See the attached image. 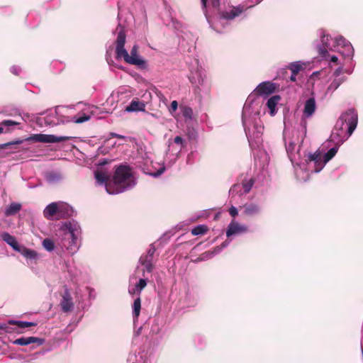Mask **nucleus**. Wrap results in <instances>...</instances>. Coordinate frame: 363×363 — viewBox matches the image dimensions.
Masks as SVG:
<instances>
[{"instance_id": "nucleus-1", "label": "nucleus", "mask_w": 363, "mask_h": 363, "mask_svg": "<svg viewBox=\"0 0 363 363\" xmlns=\"http://www.w3.org/2000/svg\"><path fill=\"white\" fill-rule=\"evenodd\" d=\"M358 121L357 113L349 109L342 114L336 123L329 140L313 154H301V157L292 163L295 175L300 182L309 179L311 173L320 172L327 162L337 153L339 147L352 134Z\"/></svg>"}, {"instance_id": "nucleus-2", "label": "nucleus", "mask_w": 363, "mask_h": 363, "mask_svg": "<svg viewBox=\"0 0 363 363\" xmlns=\"http://www.w3.org/2000/svg\"><path fill=\"white\" fill-rule=\"evenodd\" d=\"M277 88V84L265 81L261 82L247 98L242 113V123L249 145L255 160H259L260 166L264 167L269 157L263 145L264 126L260 116L264 114V103L262 97H267Z\"/></svg>"}, {"instance_id": "nucleus-3", "label": "nucleus", "mask_w": 363, "mask_h": 363, "mask_svg": "<svg viewBox=\"0 0 363 363\" xmlns=\"http://www.w3.org/2000/svg\"><path fill=\"white\" fill-rule=\"evenodd\" d=\"M56 240L46 238L42 240L43 249L49 253H55L62 257L67 255H74L82 245V228L79 222L69 220L60 222L58 225Z\"/></svg>"}, {"instance_id": "nucleus-4", "label": "nucleus", "mask_w": 363, "mask_h": 363, "mask_svg": "<svg viewBox=\"0 0 363 363\" xmlns=\"http://www.w3.org/2000/svg\"><path fill=\"white\" fill-rule=\"evenodd\" d=\"M316 110L315 99H308L303 108V116L299 123L294 125L293 130L285 128L284 130V140L286 150L291 163L296 162L302 155L301 153V145L302 144L307 133V118H311Z\"/></svg>"}, {"instance_id": "nucleus-5", "label": "nucleus", "mask_w": 363, "mask_h": 363, "mask_svg": "<svg viewBox=\"0 0 363 363\" xmlns=\"http://www.w3.org/2000/svg\"><path fill=\"white\" fill-rule=\"evenodd\" d=\"M136 184V179L131 168L127 165H120L115 171L113 184L106 185L108 194H117L133 188Z\"/></svg>"}, {"instance_id": "nucleus-6", "label": "nucleus", "mask_w": 363, "mask_h": 363, "mask_svg": "<svg viewBox=\"0 0 363 363\" xmlns=\"http://www.w3.org/2000/svg\"><path fill=\"white\" fill-rule=\"evenodd\" d=\"M118 33L116 41V55L118 60L123 59L126 63L136 65L140 68H145V60L138 55V47L135 45L130 50V54L125 48V34L123 28L118 25L116 29Z\"/></svg>"}, {"instance_id": "nucleus-7", "label": "nucleus", "mask_w": 363, "mask_h": 363, "mask_svg": "<svg viewBox=\"0 0 363 363\" xmlns=\"http://www.w3.org/2000/svg\"><path fill=\"white\" fill-rule=\"evenodd\" d=\"M262 0H249L246 4H240L238 6H233L229 10L222 11L219 16L216 17V23H213L212 28L218 33H222L230 21L240 15L248 9L252 8L259 4Z\"/></svg>"}, {"instance_id": "nucleus-8", "label": "nucleus", "mask_w": 363, "mask_h": 363, "mask_svg": "<svg viewBox=\"0 0 363 363\" xmlns=\"http://www.w3.org/2000/svg\"><path fill=\"white\" fill-rule=\"evenodd\" d=\"M317 35L320 38V41L315 43L318 53L323 60H328L329 52H335L340 46L339 36L333 38L322 28L318 30Z\"/></svg>"}, {"instance_id": "nucleus-9", "label": "nucleus", "mask_w": 363, "mask_h": 363, "mask_svg": "<svg viewBox=\"0 0 363 363\" xmlns=\"http://www.w3.org/2000/svg\"><path fill=\"white\" fill-rule=\"evenodd\" d=\"M189 79L191 83L199 90L209 89L207 82L206 72L200 65L198 60L195 59L191 64L189 68Z\"/></svg>"}, {"instance_id": "nucleus-10", "label": "nucleus", "mask_w": 363, "mask_h": 363, "mask_svg": "<svg viewBox=\"0 0 363 363\" xmlns=\"http://www.w3.org/2000/svg\"><path fill=\"white\" fill-rule=\"evenodd\" d=\"M71 138L67 136H56L54 135L47 134H33L24 139H17L11 142L6 143L5 146H11L13 145H20L24 142L33 143H55L69 140Z\"/></svg>"}, {"instance_id": "nucleus-11", "label": "nucleus", "mask_w": 363, "mask_h": 363, "mask_svg": "<svg viewBox=\"0 0 363 363\" xmlns=\"http://www.w3.org/2000/svg\"><path fill=\"white\" fill-rule=\"evenodd\" d=\"M168 150L167 152L165 161L168 162L169 166L172 165L179 157L182 150L186 147V140L177 135L173 139H169L167 141Z\"/></svg>"}, {"instance_id": "nucleus-12", "label": "nucleus", "mask_w": 363, "mask_h": 363, "mask_svg": "<svg viewBox=\"0 0 363 363\" xmlns=\"http://www.w3.org/2000/svg\"><path fill=\"white\" fill-rule=\"evenodd\" d=\"M90 118L91 116L86 113H79L78 116H75L71 119L65 118L60 116L58 108H56L54 112L50 113L45 118V121L48 125L55 126L69 121H72L75 123H82L88 121Z\"/></svg>"}, {"instance_id": "nucleus-13", "label": "nucleus", "mask_w": 363, "mask_h": 363, "mask_svg": "<svg viewBox=\"0 0 363 363\" xmlns=\"http://www.w3.org/2000/svg\"><path fill=\"white\" fill-rule=\"evenodd\" d=\"M202 7L206 18L212 28L216 23V17L220 16V0H201Z\"/></svg>"}, {"instance_id": "nucleus-14", "label": "nucleus", "mask_w": 363, "mask_h": 363, "mask_svg": "<svg viewBox=\"0 0 363 363\" xmlns=\"http://www.w3.org/2000/svg\"><path fill=\"white\" fill-rule=\"evenodd\" d=\"M248 228L247 225L240 224L238 221L233 220L228 225L226 230V240H232L234 236L240 235L247 233Z\"/></svg>"}, {"instance_id": "nucleus-15", "label": "nucleus", "mask_w": 363, "mask_h": 363, "mask_svg": "<svg viewBox=\"0 0 363 363\" xmlns=\"http://www.w3.org/2000/svg\"><path fill=\"white\" fill-rule=\"evenodd\" d=\"M339 40L340 46L336 51H338L345 58H352L354 55V48L352 44L342 35H339Z\"/></svg>"}, {"instance_id": "nucleus-16", "label": "nucleus", "mask_w": 363, "mask_h": 363, "mask_svg": "<svg viewBox=\"0 0 363 363\" xmlns=\"http://www.w3.org/2000/svg\"><path fill=\"white\" fill-rule=\"evenodd\" d=\"M60 305L64 313L70 312L74 308L72 297L69 290L67 289L64 291L63 294L62 295V299Z\"/></svg>"}, {"instance_id": "nucleus-17", "label": "nucleus", "mask_w": 363, "mask_h": 363, "mask_svg": "<svg viewBox=\"0 0 363 363\" xmlns=\"http://www.w3.org/2000/svg\"><path fill=\"white\" fill-rule=\"evenodd\" d=\"M128 363H152L151 359L145 351L130 353L127 359Z\"/></svg>"}, {"instance_id": "nucleus-18", "label": "nucleus", "mask_w": 363, "mask_h": 363, "mask_svg": "<svg viewBox=\"0 0 363 363\" xmlns=\"http://www.w3.org/2000/svg\"><path fill=\"white\" fill-rule=\"evenodd\" d=\"M45 342L43 338L37 337H22L13 340V344L21 346L28 345L30 344L36 343L38 345H42Z\"/></svg>"}, {"instance_id": "nucleus-19", "label": "nucleus", "mask_w": 363, "mask_h": 363, "mask_svg": "<svg viewBox=\"0 0 363 363\" xmlns=\"http://www.w3.org/2000/svg\"><path fill=\"white\" fill-rule=\"evenodd\" d=\"M45 181L50 184H56L63 179L62 173L59 171L51 170L44 174Z\"/></svg>"}, {"instance_id": "nucleus-20", "label": "nucleus", "mask_w": 363, "mask_h": 363, "mask_svg": "<svg viewBox=\"0 0 363 363\" xmlns=\"http://www.w3.org/2000/svg\"><path fill=\"white\" fill-rule=\"evenodd\" d=\"M281 100V97L279 95H274L267 99L265 106L269 110L270 116H274L277 112V104Z\"/></svg>"}, {"instance_id": "nucleus-21", "label": "nucleus", "mask_w": 363, "mask_h": 363, "mask_svg": "<svg viewBox=\"0 0 363 363\" xmlns=\"http://www.w3.org/2000/svg\"><path fill=\"white\" fill-rule=\"evenodd\" d=\"M94 178L99 185L104 186L106 189L107 184H113V179L111 181H108V174L99 169L94 172Z\"/></svg>"}, {"instance_id": "nucleus-22", "label": "nucleus", "mask_w": 363, "mask_h": 363, "mask_svg": "<svg viewBox=\"0 0 363 363\" xmlns=\"http://www.w3.org/2000/svg\"><path fill=\"white\" fill-rule=\"evenodd\" d=\"M17 252H20L28 259L37 260L40 257V254L37 251L25 246H21Z\"/></svg>"}, {"instance_id": "nucleus-23", "label": "nucleus", "mask_w": 363, "mask_h": 363, "mask_svg": "<svg viewBox=\"0 0 363 363\" xmlns=\"http://www.w3.org/2000/svg\"><path fill=\"white\" fill-rule=\"evenodd\" d=\"M346 80H347L346 77H334V79L330 82V84L328 85V86L325 91V95H328L329 94H333Z\"/></svg>"}, {"instance_id": "nucleus-24", "label": "nucleus", "mask_w": 363, "mask_h": 363, "mask_svg": "<svg viewBox=\"0 0 363 363\" xmlns=\"http://www.w3.org/2000/svg\"><path fill=\"white\" fill-rule=\"evenodd\" d=\"M145 110V104L143 101H140L138 100H133L130 104L127 106L125 108L126 112H137V111H144Z\"/></svg>"}, {"instance_id": "nucleus-25", "label": "nucleus", "mask_w": 363, "mask_h": 363, "mask_svg": "<svg viewBox=\"0 0 363 363\" xmlns=\"http://www.w3.org/2000/svg\"><path fill=\"white\" fill-rule=\"evenodd\" d=\"M65 270L69 274L73 281H77L79 276L81 275V271L76 266L71 264L69 262H65Z\"/></svg>"}, {"instance_id": "nucleus-26", "label": "nucleus", "mask_w": 363, "mask_h": 363, "mask_svg": "<svg viewBox=\"0 0 363 363\" xmlns=\"http://www.w3.org/2000/svg\"><path fill=\"white\" fill-rule=\"evenodd\" d=\"M0 236L4 242L13 248V250L16 252L18 250L21 246L18 245L15 237L6 232L2 233Z\"/></svg>"}, {"instance_id": "nucleus-27", "label": "nucleus", "mask_w": 363, "mask_h": 363, "mask_svg": "<svg viewBox=\"0 0 363 363\" xmlns=\"http://www.w3.org/2000/svg\"><path fill=\"white\" fill-rule=\"evenodd\" d=\"M155 251V247L152 244L150 245L146 253L140 256L138 262L153 264L154 255Z\"/></svg>"}, {"instance_id": "nucleus-28", "label": "nucleus", "mask_w": 363, "mask_h": 363, "mask_svg": "<svg viewBox=\"0 0 363 363\" xmlns=\"http://www.w3.org/2000/svg\"><path fill=\"white\" fill-rule=\"evenodd\" d=\"M244 213L247 216H255L261 213V207L256 203H247L244 206Z\"/></svg>"}, {"instance_id": "nucleus-29", "label": "nucleus", "mask_w": 363, "mask_h": 363, "mask_svg": "<svg viewBox=\"0 0 363 363\" xmlns=\"http://www.w3.org/2000/svg\"><path fill=\"white\" fill-rule=\"evenodd\" d=\"M73 208L67 203L58 202V214L62 217H69L73 214Z\"/></svg>"}, {"instance_id": "nucleus-30", "label": "nucleus", "mask_w": 363, "mask_h": 363, "mask_svg": "<svg viewBox=\"0 0 363 363\" xmlns=\"http://www.w3.org/2000/svg\"><path fill=\"white\" fill-rule=\"evenodd\" d=\"M58 214V202H52L48 205L43 211L44 216L50 219L56 214Z\"/></svg>"}, {"instance_id": "nucleus-31", "label": "nucleus", "mask_w": 363, "mask_h": 363, "mask_svg": "<svg viewBox=\"0 0 363 363\" xmlns=\"http://www.w3.org/2000/svg\"><path fill=\"white\" fill-rule=\"evenodd\" d=\"M147 283V279L145 277L140 278L139 281L133 288L129 289V293L132 294H140L141 291L146 287Z\"/></svg>"}, {"instance_id": "nucleus-32", "label": "nucleus", "mask_w": 363, "mask_h": 363, "mask_svg": "<svg viewBox=\"0 0 363 363\" xmlns=\"http://www.w3.org/2000/svg\"><path fill=\"white\" fill-rule=\"evenodd\" d=\"M154 269V264L147 262H139L137 266V271L138 273L141 272L142 276L145 277V273L151 274Z\"/></svg>"}, {"instance_id": "nucleus-33", "label": "nucleus", "mask_w": 363, "mask_h": 363, "mask_svg": "<svg viewBox=\"0 0 363 363\" xmlns=\"http://www.w3.org/2000/svg\"><path fill=\"white\" fill-rule=\"evenodd\" d=\"M21 208V205L18 203H11L6 209L5 215L6 216H13Z\"/></svg>"}, {"instance_id": "nucleus-34", "label": "nucleus", "mask_w": 363, "mask_h": 363, "mask_svg": "<svg viewBox=\"0 0 363 363\" xmlns=\"http://www.w3.org/2000/svg\"><path fill=\"white\" fill-rule=\"evenodd\" d=\"M179 109L186 121H191L193 119L194 114L191 108L187 106H180Z\"/></svg>"}, {"instance_id": "nucleus-35", "label": "nucleus", "mask_w": 363, "mask_h": 363, "mask_svg": "<svg viewBox=\"0 0 363 363\" xmlns=\"http://www.w3.org/2000/svg\"><path fill=\"white\" fill-rule=\"evenodd\" d=\"M141 308V300L140 297H138L134 300L133 304V316L134 322L138 318Z\"/></svg>"}, {"instance_id": "nucleus-36", "label": "nucleus", "mask_w": 363, "mask_h": 363, "mask_svg": "<svg viewBox=\"0 0 363 363\" xmlns=\"http://www.w3.org/2000/svg\"><path fill=\"white\" fill-rule=\"evenodd\" d=\"M303 65L304 64L300 61L294 62H291L288 66V68L291 71V73L298 74L303 68Z\"/></svg>"}, {"instance_id": "nucleus-37", "label": "nucleus", "mask_w": 363, "mask_h": 363, "mask_svg": "<svg viewBox=\"0 0 363 363\" xmlns=\"http://www.w3.org/2000/svg\"><path fill=\"white\" fill-rule=\"evenodd\" d=\"M0 134H1L4 132V128L2 126L8 128V131L10 130L9 128L11 126H15L19 125V123L16 122L12 120H4L0 124Z\"/></svg>"}, {"instance_id": "nucleus-38", "label": "nucleus", "mask_w": 363, "mask_h": 363, "mask_svg": "<svg viewBox=\"0 0 363 363\" xmlns=\"http://www.w3.org/2000/svg\"><path fill=\"white\" fill-rule=\"evenodd\" d=\"M10 323H14L19 328H26L30 326H35L36 324L33 322L21 321V320H10Z\"/></svg>"}, {"instance_id": "nucleus-39", "label": "nucleus", "mask_w": 363, "mask_h": 363, "mask_svg": "<svg viewBox=\"0 0 363 363\" xmlns=\"http://www.w3.org/2000/svg\"><path fill=\"white\" fill-rule=\"evenodd\" d=\"M14 323H10V320L6 323L0 324L1 332H2V335L4 333H11L14 331V328L12 327Z\"/></svg>"}, {"instance_id": "nucleus-40", "label": "nucleus", "mask_w": 363, "mask_h": 363, "mask_svg": "<svg viewBox=\"0 0 363 363\" xmlns=\"http://www.w3.org/2000/svg\"><path fill=\"white\" fill-rule=\"evenodd\" d=\"M207 231V228L203 225H199L192 229L191 233L194 235H203Z\"/></svg>"}, {"instance_id": "nucleus-41", "label": "nucleus", "mask_w": 363, "mask_h": 363, "mask_svg": "<svg viewBox=\"0 0 363 363\" xmlns=\"http://www.w3.org/2000/svg\"><path fill=\"white\" fill-rule=\"evenodd\" d=\"M230 243V240L224 241L220 246H217V247H214L213 251L211 252V255L213 256V255L220 253L221 252V250L225 248Z\"/></svg>"}, {"instance_id": "nucleus-42", "label": "nucleus", "mask_w": 363, "mask_h": 363, "mask_svg": "<svg viewBox=\"0 0 363 363\" xmlns=\"http://www.w3.org/2000/svg\"><path fill=\"white\" fill-rule=\"evenodd\" d=\"M166 169V167L164 164H161L160 168L156 172H150L148 174L152 177L157 178L162 174Z\"/></svg>"}, {"instance_id": "nucleus-43", "label": "nucleus", "mask_w": 363, "mask_h": 363, "mask_svg": "<svg viewBox=\"0 0 363 363\" xmlns=\"http://www.w3.org/2000/svg\"><path fill=\"white\" fill-rule=\"evenodd\" d=\"M252 186H253V181L252 179L245 183H243L242 184V186L243 188L244 193H245V194L248 193L251 190Z\"/></svg>"}, {"instance_id": "nucleus-44", "label": "nucleus", "mask_w": 363, "mask_h": 363, "mask_svg": "<svg viewBox=\"0 0 363 363\" xmlns=\"http://www.w3.org/2000/svg\"><path fill=\"white\" fill-rule=\"evenodd\" d=\"M342 72H343V67H337V68L334 71V72H333V76L334 77H343V76L342 75Z\"/></svg>"}, {"instance_id": "nucleus-45", "label": "nucleus", "mask_w": 363, "mask_h": 363, "mask_svg": "<svg viewBox=\"0 0 363 363\" xmlns=\"http://www.w3.org/2000/svg\"><path fill=\"white\" fill-rule=\"evenodd\" d=\"M178 108V103L177 101H173L171 103L170 108H169V112L172 115H173V113H174Z\"/></svg>"}, {"instance_id": "nucleus-46", "label": "nucleus", "mask_w": 363, "mask_h": 363, "mask_svg": "<svg viewBox=\"0 0 363 363\" xmlns=\"http://www.w3.org/2000/svg\"><path fill=\"white\" fill-rule=\"evenodd\" d=\"M229 214L232 216V217H235L236 216H238V211L236 207L235 206H231L230 208H229Z\"/></svg>"}, {"instance_id": "nucleus-47", "label": "nucleus", "mask_w": 363, "mask_h": 363, "mask_svg": "<svg viewBox=\"0 0 363 363\" xmlns=\"http://www.w3.org/2000/svg\"><path fill=\"white\" fill-rule=\"evenodd\" d=\"M11 72L15 75H18L21 72V68L18 66H12L11 67Z\"/></svg>"}, {"instance_id": "nucleus-48", "label": "nucleus", "mask_w": 363, "mask_h": 363, "mask_svg": "<svg viewBox=\"0 0 363 363\" xmlns=\"http://www.w3.org/2000/svg\"><path fill=\"white\" fill-rule=\"evenodd\" d=\"M329 62H333L335 64L337 63V61H338V57L336 56V55H332L328 58V60Z\"/></svg>"}, {"instance_id": "nucleus-49", "label": "nucleus", "mask_w": 363, "mask_h": 363, "mask_svg": "<svg viewBox=\"0 0 363 363\" xmlns=\"http://www.w3.org/2000/svg\"><path fill=\"white\" fill-rule=\"evenodd\" d=\"M240 189V184H235V185H233L230 189V194H233V192L235 191H239Z\"/></svg>"}, {"instance_id": "nucleus-50", "label": "nucleus", "mask_w": 363, "mask_h": 363, "mask_svg": "<svg viewBox=\"0 0 363 363\" xmlns=\"http://www.w3.org/2000/svg\"><path fill=\"white\" fill-rule=\"evenodd\" d=\"M111 135L112 137L118 138H120V139H124L125 138L123 135H119V134H117V133H111Z\"/></svg>"}, {"instance_id": "nucleus-51", "label": "nucleus", "mask_w": 363, "mask_h": 363, "mask_svg": "<svg viewBox=\"0 0 363 363\" xmlns=\"http://www.w3.org/2000/svg\"><path fill=\"white\" fill-rule=\"evenodd\" d=\"M296 75H297V74L291 73V77H290V79H291V81H292V82H295V81H296Z\"/></svg>"}, {"instance_id": "nucleus-52", "label": "nucleus", "mask_w": 363, "mask_h": 363, "mask_svg": "<svg viewBox=\"0 0 363 363\" xmlns=\"http://www.w3.org/2000/svg\"><path fill=\"white\" fill-rule=\"evenodd\" d=\"M319 74H320V72H314L312 74L311 77H317Z\"/></svg>"}, {"instance_id": "nucleus-53", "label": "nucleus", "mask_w": 363, "mask_h": 363, "mask_svg": "<svg viewBox=\"0 0 363 363\" xmlns=\"http://www.w3.org/2000/svg\"><path fill=\"white\" fill-rule=\"evenodd\" d=\"M344 72L345 73L348 74H350L352 72V71L351 69H346Z\"/></svg>"}]
</instances>
